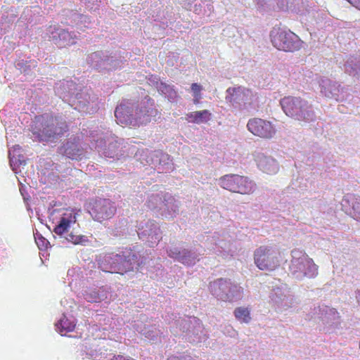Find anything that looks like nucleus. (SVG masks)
I'll use <instances>...</instances> for the list:
<instances>
[{
	"mask_svg": "<svg viewBox=\"0 0 360 360\" xmlns=\"http://www.w3.org/2000/svg\"><path fill=\"white\" fill-rule=\"evenodd\" d=\"M137 262V255L131 248H125L119 253L109 252L98 262L99 268L105 272L124 274L133 269Z\"/></svg>",
	"mask_w": 360,
	"mask_h": 360,
	"instance_id": "f257e3e1",
	"label": "nucleus"
},
{
	"mask_svg": "<svg viewBox=\"0 0 360 360\" xmlns=\"http://www.w3.org/2000/svg\"><path fill=\"white\" fill-rule=\"evenodd\" d=\"M68 127L65 122L51 114L45 113L36 116L33 124V134L39 141H48L67 131Z\"/></svg>",
	"mask_w": 360,
	"mask_h": 360,
	"instance_id": "f03ea898",
	"label": "nucleus"
},
{
	"mask_svg": "<svg viewBox=\"0 0 360 360\" xmlns=\"http://www.w3.org/2000/svg\"><path fill=\"white\" fill-rule=\"evenodd\" d=\"M284 259L283 253L272 246L261 245L254 252L255 264L262 271L276 270Z\"/></svg>",
	"mask_w": 360,
	"mask_h": 360,
	"instance_id": "7ed1b4c3",
	"label": "nucleus"
},
{
	"mask_svg": "<svg viewBox=\"0 0 360 360\" xmlns=\"http://www.w3.org/2000/svg\"><path fill=\"white\" fill-rule=\"evenodd\" d=\"M280 103L286 115L299 121H308L314 115L311 105L300 97L285 96Z\"/></svg>",
	"mask_w": 360,
	"mask_h": 360,
	"instance_id": "20e7f679",
	"label": "nucleus"
},
{
	"mask_svg": "<svg viewBox=\"0 0 360 360\" xmlns=\"http://www.w3.org/2000/svg\"><path fill=\"white\" fill-rule=\"evenodd\" d=\"M292 260L290 271L297 277H314L318 273V266L304 252L300 250L292 251Z\"/></svg>",
	"mask_w": 360,
	"mask_h": 360,
	"instance_id": "39448f33",
	"label": "nucleus"
},
{
	"mask_svg": "<svg viewBox=\"0 0 360 360\" xmlns=\"http://www.w3.org/2000/svg\"><path fill=\"white\" fill-rule=\"evenodd\" d=\"M224 189L242 195H249L255 190V184L247 176L238 174H226L219 179Z\"/></svg>",
	"mask_w": 360,
	"mask_h": 360,
	"instance_id": "423d86ee",
	"label": "nucleus"
},
{
	"mask_svg": "<svg viewBox=\"0 0 360 360\" xmlns=\"http://www.w3.org/2000/svg\"><path fill=\"white\" fill-rule=\"evenodd\" d=\"M212 293L224 302H232L242 297V287L232 284L229 281L219 278L210 283Z\"/></svg>",
	"mask_w": 360,
	"mask_h": 360,
	"instance_id": "0eeeda50",
	"label": "nucleus"
},
{
	"mask_svg": "<svg viewBox=\"0 0 360 360\" xmlns=\"http://www.w3.org/2000/svg\"><path fill=\"white\" fill-rule=\"evenodd\" d=\"M271 39L274 46L281 51L294 52L302 47V41L290 31L275 29L271 32Z\"/></svg>",
	"mask_w": 360,
	"mask_h": 360,
	"instance_id": "6e6552de",
	"label": "nucleus"
},
{
	"mask_svg": "<svg viewBox=\"0 0 360 360\" xmlns=\"http://www.w3.org/2000/svg\"><path fill=\"white\" fill-rule=\"evenodd\" d=\"M88 207L93 219L99 222L112 218L117 211L114 202L105 198L92 200L89 202Z\"/></svg>",
	"mask_w": 360,
	"mask_h": 360,
	"instance_id": "1a4fd4ad",
	"label": "nucleus"
},
{
	"mask_svg": "<svg viewBox=\"0 0 360 360\" xmlns=\"http://www.w3.org/2000/svg\"><path fill=\"white\" fill-rule=\"evenodd\" d=\"M247 128L253 135L264 139H270L276 134V129L271 122L259 117L250 119Z\"/></svg>",
	"mask_w": 360,
	"mask_h": 360,
	"instance_id": "9d476101",
	"label": "nucleus"
},
{
	"mask_svg": "<svg viewBox=\"0 0 360 360\" xmlns=\"http://www.w3.org/2000/svg\"><path fill=\"white\" fill-rule=\"evenodd\" d=\"M256 162L258 167L266 174H275L278 170V165L276 160L264 154L257 155Z\"/></svg>",
	"mask_w": 360,
	"mask_h": 360,
	"instance_id": "9b49d317",
	"label": "nucleus"
},
{
	"mask_svg": "<svg viewBox=\"0 0 360 360\" xmlns=\"http://www.w3.org/2000/svg\"><path fill=\"white\" fill-rule=\"evenodd\" d=\"M75 215L71 211L66 212L62 215L58 224L54 227L53 232L58 236H62L68 231L70 224L75 223Z\"/></svg>",
	"mask_w": 360,
	"mask_h": 360,
	"instance_id": "f8f14e48",
	"label": "nucleus"
},
{
	"mask_svg": "<svg viewBox=\"0 0 360 360\" xmlns=\"http://www.w3.org/2000/svg\"><path fill=\"white\" fill-rule=\"evenodd\" d=\"M211 112L207 110L191 112L186 115L189 122L196 124L207 122L211 119Z\"/></svg>",
	"mask_w": 360,
	"mask_h": 360,
	"instance_id": "ddd939ff",
	"label": "nucleus"
},
{
	"mask_svg": "<svg viewBox=\"0 0 360 360\" xmlns=\"http://www.w3.org/2000/svg\"><path fill=\"white\" fill-rule=\"evenodd\" d=\"M60 150L69 158L77 160L81 155V150L78 144L74 142L68 141L61 148Z\"/></svg>",
	"mask_w": 360,
	"mask_h": 360,
	"instance_id": "4468645a",
	"label": "nucleus"
},
{
	"mask_svg": "<svg viewBox=\"0 0 360 360\" xmlns=\"http://www.w3.org/2000/svg\"><path fill=\"white\" fill-rule=\"evenodd\" d=\"M75 326V321L68 319L65 316H63L56 324L57 329L62 335H65L68 332L73 331Z\"/></svg>",
	"mask_w": 360,
	"mask_h": 360,
	"instance_id": "2eb2a0df",
	"label": "nucleus"
},
{
	"mask_svg": "<svg viewBox=\"0 0 360 360\" xmlns=\"http://www.w3.org/2000/svg\"><path fill=\"white\" fill-rule=\"evenodd\" d=\"M235 318L240 323H248L251 321L250 310L248 307H238L234 309Z\"/></svg>",
	"mask_w": 360,
	"mask_h": 360,
	"instance_id": "dca6fc26",
	"label": "nucleus"
},
{
	"mask_svg": "<svg viewBox=\"0 0 360 360\" xmlns=\"http://www.w3.org/2000/svg\"><path fill=\"white\" fill-rule=\"evenodd\" d=\"M68 241L72 243L75 245L79 244H84L86 242H88V239L84 236L81 235H75L72 233H70L66 237Z\"/></svg>",
	"mask_w": 360,
	"mask_h": 360,
	"instance_id": "f3484780",
	"label": "nucleus"
},
{
	"mask_svg": "<svg viewBox=\"0 0 360 360\" xmlns=\"http://www.w3.org/2000/svg\"><path fill=\"white\" fill-rule=\"evenodd\" d=\"M151 111L152 110L149 108H147L146 106L141 108L140 109L137 110V112H136L137 115V118L141 120L142 118H145L146 117V121L150 120V117L151 115Z\"/></svg>",
	"mask_w": 360,
	"mask_h": 360,
	"instance_id": "a211bd4d",
	"label": "nucleus"
},
{
	"mask_svg": "<svg viewBox=\"0 0 360 360\" xmlns=\"http://www.w3.org/2000/svg\"><path fill=\"white\" fill-rule=\"evenodd\" d=\"M326 85L322 84L321 92L326 97H330L333 94V90L335 89V84H332L330 81H326Z\"/></svg>",
	"mask_w": 360,
	"mask_h": 360,
	"instance_id": "6ab92c4d",
	"label": "nucleus"
},
{
	"mask_svg": "<svg viewBox=\"0 0 360 360\" xmlns=\"http://www.w3.org/2000/svg\"><path fill=\"white\" fill-rule=\"evenodd\" d=\"M124 110V105L120 104L118 105L115 110V116L118 122L124 123L126 121L123 117V112Z\"/></svg>",
	"mask_w": 360,
	"mask_h": 360,
	"instance_id": "aec40b11",
	"label": "nucleus"
},
{
	"mask_svg": "<svg viewBox=\"0 0 360 360\" xmlns=\"http://www.w3.org/2000/svg\"><path fill=\"white\" fill-rule=\"evenodd\" d=\"M191 90L193 91V96H195V95H201V91L202 89V87L201 85L197 84V83H193L191 84Z\"/></svg>",
	"mask_w": 360,
	"mask_h": 360,
	"instance_id": "412c9836",
	"label": "nucleus"
},
{
	"mask_svg": "<svg viewBox=\"0 0 360 360\" xmlns=\"http://www.w3.org/2000/svg\"><path fill=\"white\" fill-rule=\"evenodd\" d=\"M168 360H194L191 356L186 355V356H170Z\"/></svg>",
	"mask_w": 360,
	"mask_h": 360,
	"instance_id": "4be33fe9",
	"label": "nucleus"
},
{
	"mask_svg": "<svg viewBox=\"0 0 360 360\" xmlns=\"http://www.w3.org/2000/svg\"><path fill=\"white\" fill-rule=\"evenodd\" d=\"M85 299L90 302H96L100 300L97 293H95L94 297H92L91 295H86Z\"/></svg>",
	"mask_w": 360,
	"mask_h": 360,
	"instance_id": "5701e85b",
	"label": "nucleus"
},
{
	"mask_svg": "<svg viewBox=\"0 0 360 360\" xmlns=\"http://www.w3.org/2000/svg\"><path fill=\"white\" fill-rule=\"evenodd\" d=\"M169 256L170 257L179 259L180 256H181V252L179 251H177L176 250H175L174 251H173L172 250H170L169 251Z\"/></svg>",
	"mask_w": 360,
	"mask_h": 360,
	"instance_id": "b1692460",
	"label": "nucleus"
},
{
	"mask_svg": "<svg viewBox=\"0 0 360 360\" xmlns=\"http://www.w3.org/2000/svg\"><path fill=\"white\" fill-rule=\"evenodd\" d=\"M193 97H194L193 103L195 104H198L200 102V100L202 98L201 95H195V96H193Z\"/></svg>",
	"mask_w": 360,
	"mask_h": 360,
	"instance_id": "393cba45",
	"label": "nucleus"
},
{
	"mask_svg": "<svg viewBox=\"0 0 360 360\" xmlns=\"http://www.w3.org/2000/svg\"><path fill=\"white\" fill-rule=\"evenodd\" d=\"M112 360H134L132 359H127L123 356L118 355L117 356L115 357Z\"/></svg>",
	"mask_w": 360,
	"mask_h": 360,
	"instance_id": "a878e982",
	"label": "nucleus"
},
{
	"mask_svg": "<svg viewBox=\"0 0 360 360\" xmlns=\"http://www.w3.org/2000/svg\"><path fill=\"white\" fill-rule=\"evenodd\" d=\"M348 2H349L350 4H354V2H356V0H347Z\"/></svg>",
	"mask_w": 360,
	"mask_h": 360,
	"instance_id": "bb28decb",
	"label": "nucleus"
},
{
	"mask_svg": "<svg viewBox=\"0 0 360 360\" xmlns=\"http://www.w3.org/2000/svg\"><path fill=\"white\" fill-rule=\"evenodd\" d=\"M357 299H358V302L360 303V292L358 294Z\"/></svg>",
	"mask_w": 360,
	"mask_h": 360,
	"instance_id": "cd10ccee",
	"label": "nucleus"
},
{
	"mask_svg": "<svg viewBox=\"0 0 360 360\" xmlns=\"http://www.w3.org/2000/svg\"><path fill=\"white\" fill-rule=\"evenodd\" d=\"M359 348H360V342H359Z\"/></svg>",
	"mask_w": 360,
	"mask_h": 360,
	"instance_id": "c85d7f7f",
	"label": "nucleus"
}]
</instances>
